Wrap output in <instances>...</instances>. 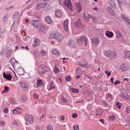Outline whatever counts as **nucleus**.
Listing matches in <instances>:
<instances>
[{
    "instance_id": "obj_33",
    "label": "nucleus",
    "mask_w": 130,
    "mask_h": 130,
    "mask_svg": "<svg viewBox=\"0 0 130 130\" xmlns=\"http://www.w3.org/2000/svg\"><path fill=\"white\" fill-rule=\"evenodd\" d=\"M73 127L74 130H79V125L77 124L74 125Z\"/></svg>"
},
{
    "instance_id": "obj_18",
    "label": "nucleus",
    "mask_w": 130,
    "mask_h": 130,
    "mask_svg": "<svg viewBox=\"0 0 130 130\" xmlns=\"http://www.w3.org/2000/svg\"><path fill=\"white\" fill-rule=\"evenodd\" d=\"M124 58V59H130V52L127 51L125 52Z\"/></svg>"
},
{
    "instance_id": "obj_43",
    "label": "nucleus",
    "mask_w": 130,
    "mask_h": 130,
    "mask_svg": "<svg viewBox=\"0 0 130 130\" xmlns=\"http://www.w3.org/2000/svg\"><path fill=\"white\" fill-rule=\"evenodd\" d=\"M61 99L62 101L64 103H67V102L68 101L63 96L61 97Z\"/></svg>"
},
{
    "instance_id": "obj_51",
    "label": "nucleus",
    "mask_w": 130,
    "mask_h": 130,
    "mask_svg": "<svg viewBox=\"0 0 130 130\" xmlns=\"http://www.w3.org/2000/svg\"><path fill=\"white\" fill-rule=\"evenodd\" d=\"M33 54L35 55V57H38L39 56V54L37 53V51H36L35 52H34Z\"/></svg>"
},
{
    "instance_id": "obj_5",
    "label": "nucleus",
    "mask_w": 130,
    "mask_h": 130,
    "mask_svg": "<svg viewBox=\"0 0 130 130\" xmlns=\"http://www.w3.org/2000/svg\"><path fill=\"white\" fill-rule=\"evenodd\" d=\"M121 93L120 94V96L122 98L124 99L128 100L129 98V97L128 95H125L126 93V91L124 89H122L121 90Z\"/></svg>"
},
{
    "instance_id": "obj_57",
    "label": "nucleus",
    "mask_w": 130,
    "mask_h": 130,
    "mask_svg": "<svg viewBox=\"0 0 130 130\" xmlns=\"http://www.w3.org/2000/svg\"><path fill=\"white\" fill-rule=\"evenodd\" d=\"M30 38L29 37V36H26L25 38H24L23 39L24 40H27L28 39H29Z\"/></svg>"
},
{
    "instance_id": "obj_49",
    "label": "nucleus",
    "mask_w": 130,
    "mask_h": 130,
    "mask_svg": "<svg viewBox=\"0 0 130 130\" xmlns=\"http://www.w3.org/2000/svg\"><path fill=\"white\" fill-rule=\"evenodd\" d=\"M50 86V89H54L55 88L54 86L53 85V83L52 82L51 83Z\"/></svg>"
},
{
    "instance_id": "obj_61",
    "label": "nucleus",
    "mask_w": 130,
    "mask_h": 130,
    "mask_svg": "<svg viewBox=\"0 0 130 130\" xmlns=\"http://www.w3.org/2000/svg\"><path fill=\"white\" fill-rule=\"evenodd\" d=\"M62 121H63L64 119V117L63 115H62L60 117Z\"/></svg>"
},
{
    "instance_id": "obj_30",
    "label": "nucleus",
    "mask_w": 130,
    "mask_h": 130,
    "mask_svg": "<svg viewBox=\"0 0 130 130\" xmlns=\"http://www.w3.org/2000/svg\"><path fill=\"white\" fill-rule=\"evenodd\" d=\"M87 39L86 37L84 36H83L80 38L78 39L77 40V42H78L79 41H84Z\"/></svg>"
},
{
    "instance_id": "obj_64",
    "label": "nucleus",
    "mask_w": 130,
    "mask_h": 130,
    "mask_svg": "<svg viewBox=\"0 0 130 130\" xmlns=\"http://www.w3.org/2000/svg\"><path fill=\"white\" fill-rule=\"evenodd\" d=\"M126 21H127V23L129 25H130V19L128 20V19Z\"/></svg>"
},
{
    "instance_id": "obj_53",
    "label": "nucleus",
    "mask_w": 130,
    "mask_h": 130,
    "mask_svg": "<svg viewBox=\"0 0 130 130\" xmlns=\"http://www.w3.org/2000/svg\"><path fill=\"white\" fill-rule=\"evenodd\" d=\"M12 52V50H10L8 51L7 54H8V55L10 56Z\"/></svg>"
},
{
    "instance_id": "obj_60",
    "label": "nucleus",
    "mask_w": 130,
    "mask_h": 130,
    "mask_svg": "<svg viewBox=\"0 0 130 130\" xmlns=\"http://www.w3.org/2000/svg\"><path fill=\"white\" fill-rule=\"evenodd\" d=\"M19 12L18 11H16L15 12L14 14L13 18H14L15 16L19 14Z\"/></svg>"
},
{
    "instance_id": "obj_17",
    "label": "nucleus",
    "mask_w": 130,
    "mask_h": 130,
    "mask_svg": "<svg viewBox=\"0 0 130 130\" xmlns=\"http://www.w3.org/2000/svg\"><path fill=\"white\" fill-rule=\"evenodd\" d=\"M3 74L4 78L9 80H11L12 77L11 76L10 74L8 75V74H6L4 72L3 73Z\"/></svg>"
},
{
    "instance_id": "obj_41",
    "label": "nucleus",
    "mask_w": 130,
    "mask_h": 130,
    "mask_svg": "<svg viewBox=\"0 0 130 130\" xmlns=\"http://www.w3.org/2000/svg\"><path fill=\"white\" fill-rule=\"evenodd\" d=\"M121 17L122 19L124 20L125 21H126L128 19V18L124 14H122Z\"/></svg>"
},
{
    "instance_id": "obj_22",
    "label": "nucleus",
    "mask_w": 130,
    "mask_h": 130,
    "mask_svg": "<svg viewBox=\"0 0 130 130\" xmlns=\"http://www.w3.org/2000/svg\"><path fill=\"white\" fill-rule=\"evenodd\" d=\"M105 34L107 37L109 38L111 37L113 35V33L112 32L108 31H106Z\"/></svg>"
},
{
    "instance_id": "obj_8",
    "label": "nucleus",
    "mask_w": 130,
    "mask_h": 130,
    "mask_svg": "<svg viewBox=\"0 0 130 130\" xmlns=\"http://www.w3.org/2000/svg\"><path fill=\"white\" fill-rule=\"evenodd\" d=\"M21 84L22 90L24 91H25L28 89V86L26 83L25 82H20Z\"/></svg>"
},
{
    "instance_id": "obj_39",
    "label": "nucleus",
    "mask_w": 130,
    "mask_h": 130,
    "mask_svg": "<svg viewBox=\"0 0 130 130\" xmlns=\"http://www.w3.org/2000/svg\"><path fill=\"white\" fill-rule=\"evenodd\" d=\"M115 116L112 115V116H110L109 117V119L111 121H113L115 119Z\"/></svg>"
},
{
    "instance_id": "obj_40",
    "label": "nucleus",
    "mask_w": 130,
    "mask_h": 130,
    "mask_svg": "<svg viewBox=\"0 0 130 130\" xmlns=\"http://www.w3.org/2000/svg\"><path fill=\"white\" fill-rule=\"evenodd\" d=\"M80 72V69L79 68H78L76 70V74H79Z\"/></svg>"
},
{
    "instance_id": "obj_45",
    "label": "nucleus",
    "mask_w": 130,
    "mask_h": 130,
    "mask_svg": "<svg viewBox=\"0 0 130 130\" xmlns=\"http://www.w3.org/2000/svg\"><path fill=\"white\" fill-rule=\"evenodd\" d=\"M71 77L69 76H67L66 78V79L67 81H69L71 80Z\"/></svg>"
},
{
    "instance_id": "obj_34",
    "label": "nucleus",
    "mask_w": 130,
    "mask_h": 130,
    "mask_svg": "<svg viewBox=\"0 0 130 130\" xmlns=\"http://www.w3.org/2000/svg\"><path fill=\"white\" fill-rule=\"evenodd\" d=\"M9 88L8 87L5 86L4 87V89L2 92V93H6L9 91Z\"/></svg>"
},
{
    "instance_id": "obj_28",
    "label": "nucleus",
    "mask_w": 130,
    "mask_h": 130,
    "mask_svg": "<svg viewBox=\"0 0 130 130\" xmlns=\"http://www.w3.org/2000/svg\"><path fill=\"white\" fill-rule=\"evenodd\" d=\"M110 6L113 9H115L116 8V6L115 5V2H109Z\"/></svg>"
},
{
    "instance_id": "obj_48",
    "label": "nucleus",
    "mask_w": 130,
    "mask_h": 130,
    "mask_svg": "<svg viewBox=\"0 0 130 130\" xmlns=\"http://www.w3.org/2000/svg\"><path fill=\"white\" fill-rule=\"evenodd\" d=\"M87 63H86L85 64H82L80 62H79L78 63V65L83 67H86V66L87 65Z\"/></svg>"
},
{
    "instance_id": "obj_12",
    "label": "nucleus",
    "mask_w": 130,
    "mask_h": 130,
    "mask_svg": "<svg viewBox=\"0 0 130 130\" xmlns=\"http://www.w3.org/2000/svg\"><path fill=\"white\" fill-rule=\"evenodd\" d=\"M27 100V97L25 95H22L20 96L19 101L20 102L23 103H24L26 102Z\"/></svg>"
},
{
    "instance_id": "obj_25",
    "label": "nucleus",
    "mask_w": 130,
    "mask_h": 130,
    "mask_svg": "<svg viewBox=\"0 0 130 130\" xmlns=\"http://www.w3.org/2000/svg\"><path fill=\"white\" fill-rule=\"evenodd\" d=\"M45 20L46 22L49 24H51L52 23V22L51 21L50 17L48 16L45 17Z\"/></svg>"
},
{
    "instance_id": "obj_23",
    "label": "nucleus",
    "mask_w": 130,
    "mask_h": 130,
    "mask_svg": "<svg viewBox=\"0 0 130 130\" xmlns=\"http://www.w3.org/2000/svg\"><path fill=\"white\" fill-rule=\"evenodd\" d=\"M52 52L53 54H55L56 55H57L59 54V52L57 48H55L52 49Z\"/></svg>"
},
{
    "instance_id": "obj_35",
    "label": "nucleus",
    "mask_w": 130,
    "mask_h": 130,
    "mask_svg": "<svg viewBox=\"0 0 130 130\" xmlns=\"http://www.w3.org/2000/svg\"><path fill=\"white\" fill-rule=\"evenodd\" d=\"M46 128V130H53L52 125L50 124L47 125Z\"/></svg>"
},
{
    "instance_id": "obj_15",
    "label": "nucleus",
    "mask_w": 130,
    "mask_h": 130,
    "mask_svg": "<svg viewBox=\"0 0 130 130\" xmlns=\"http://www.w3.org/2000/svg\"><path fill=\"white\" fill-rule=\"evenodd\" d=\"M17 72L20 75H22L24 74V70L20 67H18L17 69Z\"/></svg>"
},
{
    "instance_id": "obj_31",
    "label": "nucleus",
    "mask_w": 130,
    "mask_h": 130,
    "mask_svg": "<svg viewBox=\"0 0 130 130\" xmlns=\"http://www.w3.org/2000/svg\"><path fill=\"white\" fill-rule=\"evenodd\" d=\"M8 14L7 13L4 15V16L3 17L2 19L3 21L5 22L7 20V17L8 16Z\"/></svg>"
},
{
    "instance_id": "obj_27",
    "label": "nucleus",
    "mask_w": 130,
    "mask_h": 130,
    "mask_svg": "<svg viewBox=\"0 0 130 130\" xmlns=\"http://www.w3.org/2000/svg\"><path fill=\"white\" fill-rule=\"evenodd\" d=\"M110 51L109 50H108L105 51H104V54L107 57H109L110 56Z\"/></svg>"
},
{
    "instance_id": "obj_20",
    "label": "nucleus",
    "mask_w": 130,
    "mask_h": 130,
    "mask_svg": "<svg viewBox=\"0 0 130 130\" xmlns=\"http://www.w3.org/2000/svg\"><path fill=\"white\" fill-rule=\"evenodd\" d=\"M55 15L58 18H60L62 16V14L60 10H56L55 12Z\"/></svg>"
},
{
    "instance_id": "obj_3",
    "label": "nucleus",
    "mask_w": 130,
    "mask_h": 130,
    "mask_svg": "<svg viewBox=\"0 0 130 130\" xmlns=\"http://www.w3.org/2000/svg\"><path fill=\"white\" fill-rule=\"evenodd\" d=\"M25 119L30 123H33L34 119L32 115L29 114H27L25 116Z\"/></svg>"
},
{
    "instance_id": "obj_50",
    "label": "nucleus",
    "mask_w": 130,
    "mask_h": 130,
    "mask_svg": "<svg viewBox=\"0 0 130 130\" xmlns=\"http://www.w3.org/2000/svg\"><path fill=\"white\" fill-rule=\"evenodd\" d=\"M45 28L44 26H42L40 28V29L41 31H43L45 29Z\"/></svg>"
},
{
    "instance_id": "obj_21",
    "label": "nucleus",
    "mask_w": 130,
    "mask_h": 130,
    "mask_svg": "<svg viewBox=\"0 0 130 130\" xmlns=\"http://www.w3.org/2000/svg\"><path fill=\"white\" fill-rule=\"evenodd\" d=\"M47 4L46 3H41L40 4H39L37 5L36 9L37 10L39 9L38 8L40 7L41 8H43L45 7L46 5Z\"/></svg>"
},
{
    "instance_id": "obj_32",
    "label": "nucleus",
    "mask_w": 130,
    "mask_h": 130,
    "mask_svg": "<svg viewBox=\"0 0 130 130\" xmlns=\"http://www.w3.org/2000/svg\"><path fill=\"white\" fill-rule=\"evenodd\" d=\"M70 90L72 91L73 93H78L79 92V90L78 89L74 88H71L70 89Z\"/></svg>"
},
{
    "instance_id": "obj_29",
    "label": "nucleus",
    "mask_w": 130,
    "mask_h": 130,
    "mask_svg": "<svg viewBox=\"0 0 130 130\" xmlns=\"http://www.w3.org/2000/svg\"><path fill=\"white\" fill-rule=\"evenodd\" d=\"M97 113L96 115L98 116H100L101 114L103 112V111L101 108L98 109L97 110Z\"/></svg>"
},
{
    "instance_id": "obj_55",
    "label": "nucleus",
    "mask_w": 130,
    "mask_h": 130,
    "mask_svg": "<svg viewBox=\"0 0 130 130\" xmlns=\"http://www.w3.org/2000/svg\"><path fill=\"white\" fill-rule=\"evenodd\" d=\"M4 47H2L1 48V50L0 52V54H3L4 53Z\"/></svg>"
},
{
    "instance_id": "obj_26",
    "label": "nucleus",
    "mask_w": 130,
    "mask_h": 130,
    "mask_svg": "<svg viewBox=\"0 0 130 130\" xmlns=\"http://www.w3.org/2000/svg\"><path fill=\"white\" fill-rule=\"evenodd\" d=\"M43 82L40 79H38L37 80V86L38 87H40L42 86L43 85Z\"/></svg>"
},
{
    "instance_id": "obj_44",
    "label": "nucleus",
    "mask_w": 130,
    "mask_h": 130,
    "mask_svg": "<svg viewBox=\"0 0 130 130\" xmlns=\"http://www.w3.org/2000/svg\"><path fill=\"white\" fill-rule=\"evenodd\" d=\"M105 73L107 74V76H109L110 75V72L108 70H106L105 71Z\"/></svg>"
},
{
    "instance_id": "obj_16",
    "label": "nucleus",
    "mask_w": 130,
    "mask_h": 130,
    "mask_svg": "<svg viewBox=\"0 0 130 130\" xmlns=\"http://www.w3.org/2000/svg\"><path fill=\"white\" fill-rule=\"evenodd\" d=\"M76 10L78 13H80L82 10V7L79 2L76 3Z\"/></svg>"
},
{
    "instance_id": "obj_38",
    "label": "nucleus",
    "mask_w": 130,
    "mask_h": 130,
    "mask_svg": "<svg viewBox=\"0 0 130 130\" xmlns=\"http://www.w3.org/2000/svg\"><path fill=\"white\" fill-rule=\"evenodd\" d=\"M121 104L120 103L117 102L116 103V106L117 108H120L121 107Z\"/></svg>"
},
{
    "instance_id": "obj_52",
    "label": "nucleus",
    "mask_w": 130,
    "mask_h": 130,
    "mask_svg": "<svg viewBox=\"0 0 130 130\" xmlns=\"http://www.w3.org/2000/svg\"><path fill=\"white\" fill-rule=\"evenodd\" d=\"M12 112L13 113L15 114L18 113V111L17 109H14L13 110Z\"/></svg>"
},
{
    "instance_id": "obj_54",
    "label": "nucleus",
    "mask_w": 130,
    "mask_h": 130,
    "mask_svg": "<svg viewBox=\"0 0 130 130\" xmlns=\"http://www.w3.org/2000/svg\"><path fill=\"white\" fill-rule=\"evenodd\" d=\"M54 70V72L56 73H58L59 71L58 69L57 68V67L56 66L55 67V69Z\"/></svg>"
},
{
    "instance_id": "obj_14",
    "label": "nucleus",
    "mask_w": 130,
    "mask_h": 130,
    "mask_svg": "<svg viewBox=\"0 0 130 130\" xmlns=\"http://www.w3.org/2000/svg\"><path fill=\"white\" fill-rule=\"evenodd\" d=\"M68 19H66L64 21L63 23L64 29L66 32H67L68 31Z\"/></svg>"
},
{
    "instance_id": "obj_37",
    "label": "nucleus",
    "mask_w": 130,
    "mask_h": 130,
    "mask_svg": "<svg viewBox=\"0 0 130 130\" xmlns=\"http://www.w3.org/2000/svg\"><path fill=\"white\" fill-rule=\"evenodd\" d=\"M116 35L117 37L118 38H121L122 36V34L119 31H117L116 32Z\"/></svg>"
},
{
    "instance_id": "obj_62",
    "label": "nucleus",
    "mask_w": 130,
    "mask_h": 130,
    "mask_svg": "<svg viewBox=\"0 0 130 130\" xmlns=\"http://www.w3.org/2000/svg\"><path fill=\"white\" fill-rule=\"evenodd\" d=\"M83 17L84 19H85L86 20V19L87 18V17L85 13H84V14Z\"/></svg>"
},
{
    "instance_id": "obj_7",
    "label": "nucleus",
    "mask_w": 130,
    "mask_h": 130,
    "mask_svg": "<svg viewBox=\"0 0 130 130\" xmlns=\"http://www.w3.org/2000/svg\"><path fill=\"white\" fill-rule=\"evenodd\" d=\"M64 4L65 6L68 8L70 10H72V6L70 0H66Z\"/></svg>"
},
{
    "instance_id": "obj_11",
    "label": "nucleus",
    "mask_w": 130,
    "mask_h": 130,
    "mask_svg": "<svg viewBox=\"0 0 130 130\" xmlns=\"http://www.w3.org/2000/svg\"><path fill=\"white\" fill-rule=\"evenodd\" d=\"M81 22V19H79L76 22L74 23V25L80 28H82L83 26V25L82 24Z\"/></svg>"
},
{
    "instance_id": "obj_13",
    "label": "nucleus",
    "mask_w": 130,
    "mask_h": 130,
    "mask_svg": "<svg viewBox=\"0 0 130 130\" xmlns=\"http://www.w3.org/2000/svg\"><path fill=\"white\" fill-rule=\"evenodd\" d=\"M107 12L111 14V15L113 16H114L115 15V13L111 9L110 7H107L106 9Z\"/></svg>"
},
{
    "instance_id": "obj_47",
    "label": "nucleus",
    "mask_w": 130,
    "mask_h": 130,
    "mask_svg": "<svg viewBox=\"0 0 130 130\" xmlns=\"http://www.w3.org/2000/svg\"><path fill=\"white\" fill-rule=\"evenodd\" d=\"M113 56V58H115L117 55V53L116 52H114L112 53Z\"/></svg>"
},
{
    "instance_id": "obj_4",
    "label": "nucleus",
    "mask_w": 130,
    "mask_h": 130,
    "mask_svg": "<svg viewBox=\"0 0 130 130\" xmlns=\"http://www.w3.org/2000/svg\"><path fill=\"white\" fill-rule=\"evenodd\" d=\"M11 62L14 69L18 68L19 67V65L18 62L14 58H12L11 60Z\"/></svg>"
},
{
    "instance_id": "obj_19",
    "label": "nucleus",
    "mask_w": 130,
    "mask_h": 130,
    "mask_svg": "<svg viewBox=\"0 0 130 130\" xmlns=\"http://www.w3.org/2000/svg\"><path fill=\"white\" fill-rule=\"evenodd\" d=\"M67 45L70 47H74V44L72 40H70L67 43Z\"/></svg>"
},
{
    "instance_id": "obj_59",
    "label": "nucleus",
    "mask_w": 130,
    "mask_h": 130,
    "mask_svg": "<svg viewBox=\"0 0 130 130\" xmlns=\"http://www.w3.org/2000/svg\"><path fill=\"white\" fill-rule=\"evenodd\" d=\"M8 112V109L7 108H5L4 110V112L7 113Z\"/></svg>"
},
{
    "instance_id": "obj_10",
    "label": "nucleus",
    "mask_w": 130,
    "mask_h": 130,
    "mask_svg": "<svg viewBox=\"0 0 130 130\" xmlns=\"http://www.w3.org/2000/svg\"><path fill=\"white\" fill-rule=\"evenodd\" d=\"M120 66L122 71L123 72L127 70L129 68L127 64L126 63L122 64Z\"/></svg>"
},
{
    "instance_id": "obj_46",
    "label": "nucleus",
    "mask_w": 130,
    "mask_h": 130,
    "mask_svg": "<svg viewBox=\"0 0 130 130\" xmlns=\"http://www.w3.org/2000/svg\"><path fill=\"white\" fill-rule=\"evenodd\" d=\"M33 97L35 99H37L39 97V95L36 93H34L33 94Z\"/></svg>"
},
{
    "instance_id": "obj_56",
    "label": "nucleus",
    "mask_w": 130,
    "mask_h": 130,
    "mask_svg": "<svg viewBox=\"0 0 130 130\" xmlns=\"http://www.w3.org/2000/svg\"><path fill=\"white\" fill-rule=\"evenodd\" d=\"M77 116V115L76 113H74L72 115V117L74 118H75Z\"/></svg>"
},
{
    "instance_id": "obj_36",
    "label": "nucleus",
    "mask_w": 130,
    "mask_h": 130,
    "mask_svg": "<svg viewBox=\"0 0 130 130\" xmlns=\"http://www.w3.org/2000/svg\"><path fill=\"white\" fill-rule=\"evenodd\" d=\"M40 51V53L42 56H45L46 55V53L45 51L42 49Z\"/></svg>"
},
{
    "instance_id": "obj_6",
    "label": "nucleus",
    "mask_w": 130,
    "mask_h": 130,
    "mask_svg": "<svg viewBox=\"0 0 130 130\" xmlns=\"http://www.w3.org/2000/svg\"><path fill=\"white\" fill-rule=\"evenodd\" d=\"M39 21L38 20H32L31 23L32 26L35 28H38L39 25Z\"/></svg>"
},
{
    "instance_id": "obj_42",
    "label": "nucleus",
    "mask_w": 130,
    "mask_h": 130,
    "mask_svg": "<svg viewBox=\"0 0 130 130\" xmlns=\"http://www.w3.org/2000/svg\"><path fill=\"white\" fill-rule=\"evenodd\" d=\"M88 17L89 18H91L93 21L95 19V16H92L88 14Z\"/></svg>"
},
{
    "instance_id": "obj_2",
    "label": "nucleus",
    "mask_w": 130,
    "mask_h": 130,
    "mask_svg": "<svg viewBox=\"0 0 130 130\" xmlns=\"http://www.w3.org/2000/svg\"><path fill=\"white\" fill-rule=\"evenodd\" d=\"M48 70V68L46 66L44 65H41L39 68L38 71L39 74L42 75Z\"/></svg>"
},
{
    "instance_id": "obj_63",
    "label": "nucleus",
    "mask_w": 130,
    "mask_h": 130,
    "mask_svg": "<svg viewBox=\"0 0 130 130\" xmlns=\"http://www.w3.org/2000/svg\"><path fill=\"white\" fill-rule=\"evenodd\" d=\"M99 121L100 122H102V123L103 124H104V120L103 119H100L99 120Z\"/></svg>"
},
{
    "instance_id": "obj_1",
    "label": "nucleus",
    "mask_w": 130,
    "mask_h": 130,
    "mask_svg": "<svg viewBox=\"0 0 130 130\" xmlns=\"http://www.w3.org/2000/svg\"><path fill=\"white\" fill-rule=\"evenodd\" d=\"M49 37L50 38H55L59 42L61 41L62 39V37L60 34L59 32H56V33L51 34H50Z\"/></svg>"
},
{
    "instance_id": "obj_58",
    "label": "nucleus",
    "mask_w": 130,
    "mask_h": 130,
    "mask_svg": "<svg viewBox=\"0 0 130 130\" xmlns=\"http://www.w3.org/2000/svg\"><path fill=\"white\" fill-rule=\"evenodd\" d=\"M120 82V81L118 80H117L114 83V84H115V85L117 84H118Z\"/></svg>"
},
{
    "instance_id": "obj_9",
    "label": "nucleus",
    "mask_w": 130,
    "mask_h": 130,
    "mask_svg": "<svg viewBox=\"0 0 130 130\" xmlns=\"http://www.w3.org/2000/svg\"><path fill=\"white\" fill-rule=\"evenodd\" d=\"M91 40L92 43L96 46H98L100 42L98 38H92Z\"/></svg>"
},
{
    "instance_id": "obj_24",
    "label": "nucleus",
    "mask_w": 130,
    "mask_h": 130,
    "mask_svg": "<svg viewBox=\"0 0 130 130\" xmlns=\"http://www.w3.org/2000/svg\"><path fill=\"white\" fill-rule=\"evenodd\" d=\"M39 44V40L37 39H35L33 43L32 46L34 47L37 46Z\"/></svg>"
}]
</instances>
